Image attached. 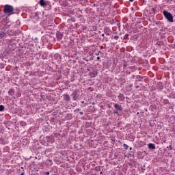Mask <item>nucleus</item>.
<instances>
[{"label":"nucleus","instance_id":"9b49d317","mask_svg":"<svg viewBox=\"0 0 175 175\" xmlns=\"http://www.w3.org/2000/svg\"><path fill=\"white\" fill-rule=\"evenodd\" d=\"M40 6H46V1L44 0H40Z\"/></svg>","mask_w":175,"mask_h":175},{"label":"nucleus","instance_id":"aec40b11","mask_svg":"<svg viewBox=\"0 0 175 175\" xmlns=\"http://www.w3.org/2000/svg\"><path fill=\"white\" fill-rule=\"evenodd\" d=\"M48 161H49V162H50V163H53V160L49 159Z\"/></svg>","mask_w":175,"mask_h":175},{"label":"nucleus","instance_id":"cd10ccee","mask_svg":"<svg viewBox=\"0 0 175 175\" xmlns=\"http://www.w3.org/2000/svg\"><path fill=\"white\" fill-rule=\"evenodd\" d=\"M101 36L103 37L105 36V33L101 34Z\"/></svg>","mask_w":175,"mask_h":175},{"label":"nucleus","instance_id":"f704fd0d","mask_svg":"<svg viewBox=\"0 0 175 175\" xmlns=\"http://www.w3.org/2000/svg\"><path fill=\"white\" fill-rule=\"evenodd\" d=\"M130 150H132V147L130 148Z\"/></svg>","mask_w":175,"mask_h":175},{"label":"nucleus","instance_id":"6ab92c4d","mask_svg":"<svg viewBox=\"0 0 175 175\" xmlns=\"http://www.w3.org/2000/svg\"><path fill=\"white\" fill-rule=\"evenodd\" d=\"M167 148H170V150H173V147L171 145L167 147Z\"/></svg>","mask_w":175,"mask_h":175},{"label":"nucleus","instance_id":"c756f323","mask_svg":"<svg viewBox=\"0 0 175 175\" xmlns=\"http://www.w3.org/2000/svg\"><path fill=\"white\" fill-rule=\"evenodd\" d=\"M42 57L43 59H44L46 58V57H44V55H42Z\"/></svg>","mask_w":175,"mask_h":175},{"label":"nucleus","instance_id":"2f4dec72","mask_svg":"<svg viewBox=\"0 0 175 175\" xmlns=\"http://www.w3.org/2000/svg\"><path fill=\"white\" fill-rule=\"evenodd\" d=\"M21 175H24V172H22V173L21 174Z\"/></svg>","mask_w":175,"mask_h":175},{"label":"nucleus","instance_id":"72a5a7b5","mask_svg":"<svg viewBox=\"0 0 175 175\" xmlns=\"http://www.w3.org/2000/svg\"><path fill=\"white\" fill-rule=\"evenodd\" d=\"M81 103H84V101H82Z\"/></svg>","mask_w":175,"mask_h":175},{"label":"nucleus","instance_id":"7c9ffc66","mask_svg":"<svg viewBox=\"0 0 175 175\" xmlns=\"http://www.w3.org/2000/svg\"><path fill=\"white\" fill-rule=\"evenodd\" d=\"M80 111V109H77V111Z\"/></svg>","mask_w":175,"mask_h":175},{"label":"nucleus","instance_id":"0eeeda50","mask_svg":"<svg viewBox=\"0 0 175 175\" xmlns=\"http://www.w3.org/2000/svg\"><path fill=\"white\" fill-rule=\"evenodd\" d=\"M15 92H16L14 91V88H11L8 91V95H10L11 96H13V95H14Z\"/></svg>","mask_w":175,"mask_h":175},{"label":"nucleus","instance_id":"5701e85b","mask_svg":"<svg viewBox=\"0 0 175 175\" xmlns=\"http://www.w3.org/2000/svg\"><path fill=\"white\" fill-rule=\"evenodd\" d=\"M45 174L49 175V174H50V172H46L45 173Z\"/></svg>","mask_w":175,"mask_h":175},{"label":"nucleus","instance_id":"393cba45","mask_svg":"<svg viewBox=\"0 0 175 175\" xmlns=\"http://www.w3.org/2000/svg\"><path fill=\"white\" fill-rule=\"evenodd\" d=\"M79 113L81 114V116H83V112H79Z\"/></svg>","mask_w":175,"mask_h":175},{"label":"nucleus","instance_id":"c9c22d12","mask_svg":"<svg viewBox=\"0 0 175 175\" xmlns=\"http://www.w3.org/2000/svg\"><path fill=\"white\" fill-rule=\"evenodd\" d=\"M89 90H91V88H89Z\"/></svg>","mask_w":175,"mask_h":175},{"label":"nucleus","instance_id":"dca6fc26","mask_svg":"<svg viewBox=\"0 0 175 175\" xmlns=\"http://www.w3.org/2000/svg\"><path fill=\"white\" fill-rule=\"evenodd\" d=\"M94 170L99 172V170H100V167H95Z\"/></svg>","mask_w":175,"mask_h":175},{"label":"nucleus","instance_id":"a211bd4d","mask_svg":"<svg viewBox=\"0 0 175 175\" xmlns=\"http://www.w3.org/2000/svg\"><path fill=\"white\" fill-rule=\"evenodd\" d=\"M128 36H129V34H125L124 36V39H128Z\"/></svg>","mask_w":175,"mask_h":175},{"label":"nucleus","instance_id":"473e14b6","mask_svg":"<svg viewBox=\"0 0 175 175\" xmlns=\"http://www.w3.org/2000/svg\"><path fill=\"white\" fill-rule=\"evenodd\" d=\"M133 85L131 84V85H130V87H133Z\"/></svg>","mask_w":175,"mask_h":175},{"label":"nucleus","instance_id":"423d86ee","mask_svg":"<svg viewBox=\"0 0 175 175\" xmlns=\"http://www.w3.org/2000/svg\"><path fill=\"white\" fill-rule=\"evenodd\" d=\"M120 102H122L124 100H125V96H124V94H120L119 96H118Z\"/></svg>","mask_w":175,"mask_h":175},{"label":"nucleus","instance_id":"39448f33","mask_svg":"<svg viewBox=\"0 0 175 175\" xmlns=\"http://www.w3.org/2000/svg\"><path fill=\"white\" fill-rule=\"evenodd\" d=\"M63 98L66 102L70 101V96H69V94H64Z\"/></svg>","mask_w":175,"mask_h":175},{"label":"nucleus","instance_id":"f257e3e1","mask_svg":"<svg viewBox=\"0 0 175 175\" xmlns=\"http://www.w3.org/2000/svg\"><path fill=\"white\" fill-rule=\"evenodd\" d=\"M163 14L164 15V16L165 17V18H167V20L170 22V23H173V15H172V14L166 10H163Z\"/></svg>","mask_w":175,"mask_h":175},{"label":"nucleus","instance_id":"4be33fe9","mask_svg":"<svg viewBox=\"0 0 175 175\" xmlns=\"http://www.w3.org/2000/svg\"><path fill=\"white\" fill-rule=\"evenodd\" d=\"M114 39H116V40H117L118 39V36H115Z\"/></svg>","mask_w":175,"mask_h":175},{"label":"nucleus","instance_id":"f3484780","mask_svg":"<svg viewBox=\"0 0 175 175\" xmlns=\"http://www.w3.org/2000/svg\"><path fill=\"white\" fill-rule=\"evenodd\" d=\"M57 38H59V39H61V38H62V34L61 33L57 34Z\"/></svg>","mask_w":175,"mask_h":175},{"label":"nucleus","instance_id":"a878e982","mask_svg":"<svg viewBox=\"0 0 175 175\" xmlns=\"http://www.w3.org/2000/svg\"><path fill=\"white\" fill-rule=\"evenodd\" d=\"M172 46L174 49H175V44L172 45Z\"/></svg>","mask_w":175,"mask_h":175},{"label":"nucleus","instance_id":"7ed1b4c3","mask_svg":"<svg viewBox=\"0 0 175 175\" xmlns=\"http://www.w3.org/2000/svg\"><path fill=\"white\" fill-rule=\"evenodd\" d=\"M97 75H98V72H96V70H93L89 72V76H90L92 79L94 77H96Z\"/></svg>","mask_w":175,"mask_h":175},{"label":"nucleus","instance_id":"6e6552de","mask_svg":"<svg viewBox=\"0 0 175 175\" xmlns=\"http://www.w3.org/2000/svg\"><path fill=\"white\" fill-rule=\"evenodd\" d=\"M71 96H72L73 100H76L77 99V92H73L71 94Z\"/></svg>","mask_w":175,"mask_h":175},{"label":"nucleus","instance_id":"c85d7f7f","mask_svg":"<svg viewBox=\"0 0 175 175\" xmlns=\"http://www.w3.org/2000/svg\"><path fill=\"white\" fill-rule=\"evenodd\" d=\"M134 0H129L130 2H133Z\"/></svg>","mask_w":175,"mask_h":175},{"label":"nucleus","instance_id":"9d476101","mask_svg":"<svg viewBox=\"0 0 175 175\" xmlns=\"http://www.w3.org/2000/svg\"><path fill=\"white\" fill-rule=\"evenodd\" d=\"M148 146L150 150H155V145L154 144H148Z\"/></svg>","mask_w":175,"mask_h":175},{"label":"nucleus","instance_id":"4468645a","mask_svg":"<svg viewBox=\"0 0 175 175\" xmlns=\"http://www.w3.org/2000/svg\"><path fill=\"white\" fill-rule=\"evenodd\" d=\"M3 110H5V106L0 105V111H3Z\"/></svg>","mask_w":175,"mask_h":175},{"label":"nucleus","instance_id":"e433bc0d","mask_svg":"<svg viewBox=\"0 0 175 175\" xmlns=\"http://www.w3.org/2000/svg\"><path fill=\"white\" fill-rule=\"evenodd\" d=\"M100 174H102V172H100Z\"/></svg>","mask_w":175,"mask_h":175},{"label":"nucleus","instance_id":"20e7f679","mask_svg":"<svg viewBox=\"0 0 175 175\" xmlns=\"http://www.w3.org/2000/svg\"><path fill=\"white\" fill-rule=\"evenodd\" d=\"M46 139L48 143H54V137L52 135L46 137Z\"/></svg>","mask_w":175,"mask_h":175},{"label":"nucleus","instance_id":"ddd939ff","mask_svg":"<svg viewBox=\"0 0 175 175\" xmlns=\"http://www.w3.org/2000/svg\"><path fill=\"white\" fill-rule=\"evenodd\" d=\"M5 35V34L4 32H1L0 33V39H2V38H4Z\"/></svg>","mask_w":175,"mask_h":175},{"label":"nucleus","instance_id":"f8f14e48","mask_svg":"<svg viewBox=\"0 0 175 175\" xmlns=\"http://www.w3.org/2000/svg\"><path fill=\"white\" fill-rule=\"evenodd\" d=\"M162 103H163V105H167V103H169V100H167V99H163Z\"/></svg>","mask_w":175,"mask_h":175},{"label":"nucleus","instance_id":"412c9836","mask_svg":"<svg viewBox=\"0 0 175 175\" xmlns=\"http://www.w3.org/2000/svg\"><path fill=\"white\" fill-rule=\"evenodd\" d=\"M114 114H118V111H114Z\"/></svg>","mask_w":175,"mask_h":175},{"label":"nucleus","instance_id":"f03ea898","mask_svg":"<svg viewBox=\"0 0 175 175\" xmlns=\"http://www.w3.org/2000/svg\"><path fill=\"white\" fill-rule=\"evenodd\" d=\"M14 8L13 6L10 5H6L4 7V13H12L13 12Z\"/></svg>","mask_w":175,"mask_h":175},{"label":"nucleus","instance_id":"bb28decb","mask_svg":"<svg viewBox=\"0 0 175 175\" xmlns=\"http://www.w3.org/2000/svg\"><path fill=\"white\" fill-rule=\"evenodd\" d=\"M97 59H100V57H97Z\"/></svg>","mask_w":175,"mask_h":175},{"label":"nucleus","instance_id":"1a4fd4ad","mask_svg":"<svg viewBox=\"0 0 175 175\" xmlns=\"http://www.w3.org/2000/svg\"><path fill=\"white\" fill-rule=\"evenodd\" d=\"M114 107L115 109H118V110H119L120 111H122V107H121V105L118 104H115Z\"/></svg>","mask_w":175,"mask_h":175},{"label":"nucleus","instance_id":"b1692460","mask_svg":"<svg viewBox=\"0 0 175 175\" xmlns=\"http://www.w3.org/2000/svg\"><path fill=\"white\" fill-rule=\"evenodd\" d=\"M123 66H124V68H126V64H124L123 65Z\"/></svg>","mask_w":175,"mask_h":175},{"label":"nucleus","instance_id":"2eb2a0df","mask_svg":"<svg viewBox=\"0 0 175 175\" xmlns=\"http://www.w3.org/2000/svg\"><path fill=\"white\" fill-rule=\"evenodd\" d=\"M123 147L124 148H125L126 150H128V148H129V146L128 145H126V144H123Z\"/></svg>","mask_w":175,"mask_h":175}]
</instances>
